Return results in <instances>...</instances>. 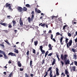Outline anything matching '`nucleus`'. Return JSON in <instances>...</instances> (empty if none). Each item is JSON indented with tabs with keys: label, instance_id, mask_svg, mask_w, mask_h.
I'll use <instances>...</instances> for the list:
<instances>
[{
	"label": "nucleus",
	"instance_id": "nucleus-1",
	"mask_svg": "<svg viewBox=\"0 0 77 77\" xmlns=\"http://www.w3.org/2000/svg\"><path fill=\"white\" fill-rule=\"evenodd\" d=\"M67 57H68V55L67 54H64V56L63 54L61 55V58L63 60H64V62L65 65H69L70 64L69 60L68 59L66 60Z\"/></svg>",
	"mask_w": 77,
	"mask_h": 77
},
{
	"label": "nucleus",
	"instance_id": "nucleus-2",
	"mask_svg": "<svg viewBox=\"0 0 77 77\" xmlns=\"http://www.w3.org/2000/svg\"><path fill=\"white\" fill-rule=\"evenodd\" d=\"M72 40H70L69 41V42H68V43H66V45H67V48H69V47L72 45Z\"/></svg>",
	"mask_w": 77,
	"mask_h": 77
},
{
	"label": "nucleus",
	"instance_id": "nucleus-3",
	"mask_svg": "<svg viewBox=\"0 0 77 77\" xmlns=\"http://www.w3.org/2000/svg\"><path fill=\"white\" fill-rule=\"evenodd\" d=\"M0 54H3L5 59H8V57H7V55L5 54V52L3 51L0 50Z\"/></svg>",
	"mask_w": 77,
	"mask_h": 77
},
{
	"label": "nucleus",
	"instance_id": "nucleus-4",
	"mask_svg": "<svg viewBox=\"0 0 77 77\" xmlns=\"http://www.w3.org/2000/svg\"><path fill=\"white\" fill-rule=\"evenodd\" d=\"M17 9L18 12H23V8L21 7H18Z\"/></svg>",
	"mask_w": 77,
	"mask_h": 77
},
{
	"label": "nucleus",
	"instance_id": "nucleus-5",
	"mask_svg": "<svg viewBox=\"0 0 77 77\" xmlns=\"http://www.w3.org/2000/svg\"><path fill=\"white\" fill-rule=\"evenodd\" d=\"M56 75L57 76H59L60 74H59V69L57 68H56Z\"/></svg>",
	"mask_w": 77,
	"mask_h": 77
},
{
	"label": "nucleus",
	"instance_id": "nucleus-6",
	"mask_svg": "<svg viewBox=\"0 0 77 77\" xmlns=\"http://www.w3.org/2000/svg\"><path fill=\"white\" fill-rule=\"evenodd\" d=\"M19 23H20V26H23V21L21 20V18H20V20H19Z\"/></svg>",
	"mask_w": 77,
	"mask_h": 77
},
{
	"label": "nucleus",
	"instance_id": "nucleus-7",
	"mask_svg": "<svg viewBox=\"0 0 77 77\" xmlns=\"http://www.w3.org/2000/svg\"><path fill=\"white\" fill-rule=\"evenodd\" d=\"M63 38H63V36L62 37H61L60 40L61 45H63V42H62V41H63Z\"/></svg>",
	"mask_w": 77,
	"mask_h": 77
},
{
	"label": "nucleus",
	"instance_id": "nucleus-8",
	"mask_svg": "<svg viewBox=\"0 0 77 77\" xmlns=\"http://www.w3.org/2000/svg\"><path fill=\"white\" fill-rule=\"evenodd\" d=\"M8 55H10L11 56H16V54L14 53H13L12 52H10L8 54Z\"/></svg>",
	"mask_w": 77,
	"mask_h": 77
},
{
	"label": "nucleus",
	"instance_id": "nucleus-9",
	"mask_svg": "<svg viewBox=\"0 0 77 77\" xmlns=\"http://www.w3.org/2000/svg\"><path fill=\"white\" fill-rule=\"evenodd\" d=\"M9 4L8 3H6L5 5L6 8H8V7L9 8H10V7H11V4Z\"/></svg>",
	"mask_w": 77,
	"mask_h": 77
},
{
	"label": "nucleus",
	"instance_id": "nucleus-10",
	"mask_svg": "<svg viewBox=\"0 0 77 77\" xmlns=\"http://www.w3.org/2000/svg\"><path fill=\"white\" fill-rule=\"evenodd\" d=\"M35 12L36 13L38 12V14L41 13V11H40L39 10H38V9L36 8L35 9Z\"/></svg>",
	"mask_w": 77,
	"mask_h": 77
},
{
	"label": "nucleus",
	"instance_id": "nucleus-11",
	"mask_svg": "<svg viewBox=\"0 0 77 77\" xmlns=\"http://www.w3.org/2000/svg\"><path fill=\"white\" fill-rule=\"evenodd\" d=\"M0 24L4 26H8V24L6 23H3L2 22H0Z\"/></svg>",
	"mask_w": 77,
	"mask_h": 77
},
{
	"label": "nucleus",
	"instance_id": "nucleus-12",
	"mask_svg": "<svg viewBox=\"0 0 77 77\" xmlns=\"http://www.w3.org/2000/svg\"><path fill=\"white\" fill-rule=\"evenodd\" d=\"M49 49L48 50H53L52 47H51V44H49L48 45Z\"/></svg>",
	"mask_w": 77,
	"mask_h": 77
},
{
	"label": "nucleus",
	"instance_id": "nucleus-13",
	"mask_svg": "<svg viewBox=\"0 0 77 77\" xmlns=\"http://www.w3.org/2000/svg\"><path fill=\"white\" fill-rule=\"evenodd\" d=\"M33 61L32 60H31L30 61V66L31 68H33V65H32V62Z\"/></svg>",
	"mask_w": 77,
	"mask_h": 77
},
{
	"label": "nucleus",
	"instance_id": "nucleus-14",
	"mask_svg": "<svg viewBox=\"0 0 77 77\" xmlns=\"http://www.w3.org/2000/svg\"><path fill=\"white\" fill-rule=\"evenodd\" d=\"M53 59V61L52 62V65H54V64H55V63H56V59H54L53 58H52Z\"/></svg>",
	"mask_w": 77,
	"mask_h": 77
},
{
	"label": "nucleus",
	"instance_id": "nucleus-15",
	"mask_svg": "<svg viewBox=\"0 0 77 77\" xmlns=\"http://www.w3.org/2000/svg\"><path fill=\"white\" fill-rule=\"evenodd\" d=\"M17 64L18 66L19 67H21V63H20V62L18 61L17 63Z\"/></svg>",
	"mask_w": 77,
	"mask_h": 77
},
{
	"label": "nucleus",
	"instance_id": "nucleus-16",
	"mask_svg": "<svg viewBox=\"0 0 77 77\" xmlns=\"http://www.w3.org/2000/svg\"><path fill=\"white\" fill-rule=\"evenodd\" d=\"M65 74L66 75H67V74H69V73L68 70H67L66 69L65 70Z\"/></svg>",
	"mask_w": 77,
	"mask_h": 77
},
{
	"label": "nucleus",
	"instance_id": "nucleus-17",
	"mask_svg": "<svg viewBox=\"0 0 77 77\" xmlns=\"http://www.w3.org/2000/svg\"><path fill=\"white\" fill-rule=\"evenodd\" d=\"M14 51L15 53H17V54H18V50L16 49V48L14 49Z\"/></svg>",
	"mask_w": 77,
	"mask_h": 77
},
{
	"label": "nucleus",
	"instance_id": "nucleus-18",
	"mask_svg": "<svg viewBox=\"0 0 77 77\" xmlns=\"http://www.w3.org/2000/svg\"><path fill=\"white\" fill-rule=\"evenodd\" d=\"M72 51L73 52L75 53V52H77V49H75L74 48H72Z\"/></svg>",
	"mask_w": 77,
	"mask_h": 77
},
{
	"label": "nucleus",
	"instance_id": "nucleus-19",
	"mask_svg": "<svg viewBox=\"0 0 77 77\" xmlns=\"http://www.w3.org/2000/svg\"><path fill=\"white\" fill-rule=\"evenodd\" d=\"M72 70L73 71H75V66H72Z\"/></svg>",
	"mask_w": 77,
	"mask_h": 77
},
{
	"label": "nucleus",
	"instance_id": "nucleus-20",
	"mask_svg": "<svg viewBox=\"0 0 77 77\" xmlns=\"http://www.w3.org/2000/svg\"><path fill=\"white\" fill-rule=\"evenodd\" d=\"M26 7L27 8H31V6L29 4H27L26 5Z\"/></svg>",
	"mask_w": 77,
	"mask_h": 77
},
{
	"label": "nucleus",
	"instance_id": "nucleus-21",
	"mask_svg": "<svg viewBox=\"0 0 77 77\" xmlns=\"http://www.w3.org/2000/svg\"><path fill=\"white\" fill-rule=\"evenodd\" d=\"M12 21L13 23V26H15V24H16V21H15V20H13Z\"/></svg>",
	"mask_w": 77,
	"mask_h": 77
},
{
	"label": "nucleus",
	"instance_id": "nucleus-22",
	"mask_svg": "<svg viewBox=\"0 0 77 77\" xmlns=\"http://www.w3.org/2000/svg\"><path fill=\"white\" fill-rule=\"evenodd\" d=\"M12 23H11L8 24V27L9 28H11V27H12V25H11Z\"/></svg>",
	"mask_w": 77,
	"mask_h": 77
},
{
	"label": "nucleus",
	"instance_id": "nucleus-23",
	"mask_svg": "<svg viewBox=\"0 0 77 77\" xmlns=\"http://www.w3.org/2000/svg\"><path fill=\"white\" fill-rule=\"evenodd\" d=\"M68 40H69V39L68 38H66L65 42L66 44H67V43H68Z\"/></svg>",
	"mask_w": 77,
	"mask_h": 77
},
{
	"label": "nucleus",
	"instance_id": "nucleus-24",
	"mask_svg": "<svg viewBox=\"0 0 77 77\" xmlns=\"http://www.w3.org/2000/svg\"><path fill=\"white\" fill-rule=\"evenodd\" d=\"M23 11H27V8L24 7L23 8Z\"/></svg>",
	"mask_w": 77,
	"mask_h": 77
},
{
	"label": "nucleus",
	"instance_id": "nucleus-25",
	"mask_svg": "<svg viewBox=\"0 0 77 77\" xmlns=\"http://www.w3.org/2000/svg\"><path fill=\"white\" fill-rule=\"evenodd\" d=\"M41 52H42V54H45V51L44 50H41Z\"/></svg>",
	"mask_w": 77,
	"mask_h": 77
},
{
	"label": "nucleus",
	"instance_id": "nucleus-26",
	"mask_svg": "<svg viewBox=\"0 0 77 77\" xmlns=\"http://www.w3.org/2000/svg\"><path fill=\"white\" fill-rule=\"evenodd\" d=\"M34 44L35 46H36L38 45V41H35L34 42Z\"/></svg>",
	"mask_w": 77,
	"mask_h": 77
},
{
	"label": "nucleus",
	"instance_id": "nucleus-27",
	"mask_svg": "<svg viewBox=\"0 0 77 77\" xmlns=\"http://www.w3.org/2000/svg\"><path fill=\"white\" fill-rule=\"evenodd\" d=\"M48 51H46V52L45 53V57H46L47 56L48 54Z\"/></svg>",
	"mask_w": 77,
	"mask_h": 77
},
{
	"label": "nucleus",
	"instance_id": "nucleus-28",
	"mask_svg": "<svg viewBox=\"0 0 77 77\" xmlns=\"http://www.w3.org/2000/svg\"><path fill=\"white\" fill-rule=\"evenodd\" d=\"M73 57L75 59H77V55L76 54H74L73 55Z\"/></svg>",
	"mask_w": 77,
	"mask_h": 77
},
{
	"label": "nucleus",
	"instance_id": "nucleus-29",
	"mask_svg": "<svg viewBox=\"0 0 77 77\" xmlns=\"http://www.w3.org/2000/svg\"><path fill=\"white\" fill-rule=\"evenodd\" d=\"M45 62V59L42 60V65H43V64H44V63H45V62Z\"/></svg>",
	"mask_w": 77,
	"mask_h": 77
},
{
	"label": "nucleus",
	"instance_id": "nucleus-30",
	"mask_svg": "<svg viewBox=\"0 0 77 77\" xmlns=\"http://www.w3.org/2000/svg\"><path fill=\"white\" fill-rule=\"evenodd\" d=\"M28 19L29 22V23H30V21H31V19H30V17H28Z\"/></svg>",
	"mask_w": 77,
	"mask_h": 77
},
{
	"label": "nucleus",
	"instance_id": "nucleus-31",
	"mask_svg": "<svg viewBox=\"0 0 77 77\" xmlns=\"http://www.w3.org/2000/svg\"><path fill=\"white\" fill-rule=\"evenodd\" d=\"M68 35L69 37H71V36H72V35L71 34V33H68Z\"/></svg>",
	"mask_w": 77,
	"mask_h": 77
},
{
	"label": "nucleus",
	"instance_id": "nucleus-32",
	"mask_svg": "<svg viewBox=\"0 0 77 77\" xmlns=\"http://www.w3.org/2000/svg\"><path fill=\"white\" fill-rule=\"evenodd\" d=\"M67 27V25H64L63 27V29L65 30V27Z\"/></svg>",
	"mask_w": 77,
	"mask_h": 77
},
{
	"label": "nucleus",
	"instance_id": "nucleus-33",
	"mask_svg": "<svg viewBox=\"0 0 77 77\" xmlns=\"http://www.w3.org/2000/svg\"><path fill=\"white\" fill-rule=\"evenodd\" d=\"M32 50H33L32 53L34 54L36 53V50H35L34 49H33Z\"/></svg>",
	"mask_w": 77,
	"mask_h": 77
},
{
	"label": "nucleus",
	"instance_id": "nucleus-34",
	"mask_svg": "<svg viewBox=\"0 0 77 77\" xmlns=\"http://www.w3.org/2000/svg\"><path fill=\"white\" fill-rule=\"evenodd\" d=\"M8 9H10V11H11V12L12 11H13V9H12V8H11V7H10L8 8Z\"/></svg>",
	"mask_w": 77,
	"mask_h": 77
},
{
	"label": "nucleus",
	"instance_id": "nucleus-35",
	"mask_svg": "<svg viewBox=\"0 0 77 77\" xmlns=\"http://www.w3.org/2000/svg\"><path fill=\"white\" fill-rule=\"evenodd\" d=\"M74 65H76V66H77V62L75 61H74Z\"/></svg>",
	"mask_w": 77,
	"mask_h": 77
},
{
	"label": "nucleus",
	"instance_id": "nucleus-36",
	"mask_svg": "<svg viewBox=\"0 0 77 77\" xmlns=\"http://www.w3.org/2000/svg\"><path fill=\"white\" fill-rule=\"evenodd\" d=\"M43 48V47H42V45H41L40 46V49L41 51L42 50V48Z\"/></svg>",
	"mask_w": 77,
	"mask_h": 77
},
{
	"label": "nucleus",
	"instance_id": "nucleus-37",
	"mask_svg": "<svg viewBox=\"0 0 77 77\" xmlns=\"http://www.w3.org/2000/svg\"><path fill=\"white\" fill-rule=\"evenodd\" d=\"M52 55H53V53H51L48 54V56H52Z\"/></svg>",
	"mask_w": 77,
	"mask_h": 77
},
{
	"label": "nucleus",
	"instance_id": "nucleus-38",
	"mask_svg": "<svg viewBox=\"0 0 77 77\" xmlns=\"http://www.w3.org/2000/svg\"><path fill=\"white\" fill-rule=\"evenodd\" d=\"M61 63L62 64V66H63V65H64V63H63V62L62 61H61Z\"/></svg>",
	"mask_w": 77,
	"mask_h": 77
},
{
	"label": "nucleus",
	"instance_id": "nucleus-39",
	"mask_svg": "<svg viewBox=\"0 0 77 77\" xmlns=\"http://www.w3.org/2000/svg\"><path fill=\"white\" fill-rule=\"evenodd\" d=\"M51 67H50L49 68V69L47 70L48 72H49L50 71H51Z\"/></svg>",
	"mask_w": 77,
	"mask_h": 77
},
{
	"label": "nucleus",
	"instance_id": "nucleus-40",
	"mask_svg": "<svg viewBox=\"0 0 77 77\" xmlns=\"http://www.w3.org/2000/svg\"><path fill=\"white\" fill-rule=\"evenodd\" d=\"M4 41L5 42H6V43L7 44H9V42H8V41H6V40H5Z\"/></svg>",
	"mask_w": 77,
	"mask_h": 77
},
{
	"label": "nucleus",
	"instance_id": "nucleus-41",
	"mask_svg": "<svg viewBox=\"0 0 77 77\" xmlns=\"http://www.w3.org/2000/svg\"><path fill=\"white\" fill-rule=\"evenodd\" d=\"M26 55L27 56H29V51H28L27 52H26Z\"/></svg>",
	"mask_w": 77,
	"mask_h": 77
},
{
	"label": "nucleus",
	"instance_id": "nucleus-42",
	"mask_svg": "<svg viewBox=\"0 0 77 77\" xmlns=\"http://www.w3.org/2000/svg\"><path fill=\"white\" fill-rule=\"evenodd\" d=\"M61 75H63V77H65V74H64V73H63V72L62 73Z\"/></svg>",
	"mask_w": 77,
	"mask_h": 77
},
{
	"label": "nucleus",
	"instance_id": "nucleus-43",
	"mask_svg": "<svg viewBox=\"0 0 77 77\" xmlns=\"http://www.w3.org/2000/svg\"><path fill=\"white\" fill-rule=\"evenodd\" d=\"M4 32H5L6 33H8V31L7 30H4Z\"/></svg>",
	"mask_w": 77,
	"mask_h": 77
},
{
	"label": "nucleus",
	"instance_id": "nucleus-44",
	"mask_svg": "<svg viewBox=\"0 0 77 77\" xmlns=\"http://www.w3.org/2000/svg\"><path fill=\"white\" fill-rule=\"evenodd\" d=\"M25 77H29V76H28V75L27 73H25Z\"/></svg>",
	"mask_w": 77,
	"mask_h": 77
},
{
	"label": "nucleus",
	"instance_id": "nucleus-45",
	"mask_svg": "<svg viewBox=\"0 0 77 77\" xmlns=\"http://www.w3.org/2000/svg\"><path fill=\"white\" fill-rule=\"evenodd\" d=\"M45 23H44L43 24L41 25V26H42V27H44L45 26Z\"/></svg>",
	"mask_w": 77,
	"mask_h": 77
},
{
	"label": "nucleus",
	"instance_id": "nucleus-46",
	"mask_svg": "<svg viewBox=\"0 0 77 77\" xmlns=\"http://www.w3.org/2000/svg\"><path fill=\"white\" fill-rule=\"evenodd\" d=\"M45 74H46L45 75V76H47V75H48V71L45 73Z\"/></svg>",
	"mask_w": 77,
	"mask_h": 77
},
{
	"label": "nucleus",
	"instance_id": "nucleus-47",
	"mask_svg": "<svg viewBox=\"0 0 77 77\" xmlns=\"http://www.w3.org/2000/svg\"><path fill=\"white\" fill-rule=\"evenodd\" d=\"M52 18V20H53V18H54L55 17H56V16H52L51 17Z\"/></svg>",
	"mask_w": 77,
	"mask_h": 77
},
{
	"label": "nucleus",
	"instance_id": "nucleus-48",
	"mask_svg": "<svg viewBox=\"0 0 77 77\" xmlns=\"http://www.w3.org/2000/svg\"><path fill=\"white\" fill-rule=\"evenodd\" d=\"M56 35H60V33L59 32H57L56 33Z\"/></svg>",
	"mask_w": 77,
	"mask_h": 77
},
{
	"label": "nucleus",
	"instance_id": "nucleus-49",
	"mask_svg": "<svg viewBox=\"0 0 77 77\" xmlns=\"http://www.w3.org/2000/svg\"><path fill=\"white\" fill-rule=\"evenodd\" d=\"M53 34H51V39H53Z\"/></svg>",
	"mask_w": 77,
	"mask_h": 77
},
{
	"label": "nucleus",
	"instance_id": "nucleus-50",
	"mask_svg": "<svg viewBox=\"0 0 77 77\" xmlns=\"http://www.w3.org/2000/svg\"><path fill=\"white\" fill-rule=\"evenodd\" d=\"M12 73H10V75H8V77H11V76H12Z\"/></svg>",
	"mask_w": 77,
	"mask_h": 77
},
{
	"label": "nucleus",
	"instance_id": "nucleus-51",
	"mask_svg": "<svg viewBox=\"0 0 77 77\" xmlns=\"http://www.w3.org/2000/svg\"><path fill=\"white\" fill-rule=\"evenodd\" d=\"M23 70H24V69H21V68H20V71H23Z\"/></svg>",
	"mask_w": 77,
	"mask_h": 77
},
{
	"label": "nucleus",
	"instance_id": "nucleus-52",
	"mask_svg": "<svg viewBox=\"0 0 77 77\" xmlns=\"http://www.w3.org/2000/svg\"><path fill=\"white\" fill-rule=\"evenodd\" d=\"M58 20L59 21H60L61 22V21H62V19H61V18H58Z\"/></svg>",
	"mask_w": 77,
	"mask_h": 77
},
{
	"label": "nucleus",
	"instance_id": "nucleus-53",
	"mask_svg": "<svg viewBox=\"0 0 77 77\" xmlns=\"http://www.w3.org/2000/svg\"><path fill=\"white\" fill-rule=\"evenodd\" d=\"M75 42H77V37L75 39Z\"/></svg>",
	"mask_w": 77,
	"mask_h": 77
},
{
	"label": "nucleus",
	"instance_id": "nucleus-54",
	"mask_svg": "<svg viewBox=\"0 0 77 77\" xmlns=\"http://www.w3.org/2000/svg\"><path fill=\"white\" fill-rule=\"evenodd\" d=\"M35 14V13H34V11H32L31 13V14H33L34 15V14Z\"/></svg>",
	"mask_w": 77,
	"mask_h": 77
},
{
	"label": "nucleus",
	"instance_id": "nucleus-55",
	"mask_svg": "<svg viewBox=\"0 0 77 77\" xmlns=\"http://www.w3.org/2000/svg\"><path fill=\"white\" fill-rule=\"evenodd\" d=\"M52 40L54 42H56V40H55V38H54L52 39Z\"/></svg>",
	"mask_w": 77,
	"mask_h": 77
},
{
	"label": "nucleus",
	"instance_id": "nucleus-56",
	"mask_svg": "<svg viewBox=\"0 0 77 77\" xmlns=\"http://www.w3.org/2000/svg\"><path fill=\"white\" fill-rule=\"evenodd\" d=\"M40 19H41V20H42L44 19V18H43V17L41 16V17H40Z\"/></svg>",
	"mask_w": 77,
	"mask_h": 77
},
{
	"label": "nucleus",
	"instance_id": "nucleus-57",
	"mask_svg": "<svg viewBox=\"0 0 77 77\" xmlns=\"http://www.w3.org/2000/svg\"><path fill=\"white\" fill-rule=\"evenodd\" d=\"M49 76H50V77H53V75L52 74H50Z\"/></svg>",
	"mask_w": 77,
	"mask_h": 77
},
{
	"label": "nucleus",
	"instance_id": "nucleus-58",
	"mask_svg": "<svg viewBox=\"0 0 77 77\" xmlns=\"http://www.w3.org/2000/svg\"><path fill=\"white\" fill-rule=\"evenodd\" d=\"M52 33V32L51 30H50L48 32V33Z\"/></svg>",
	"mask_w": 77,
	"mask_h": 77
},
{
	"label": "nucleus",
	"instance_id": "nucleus-59",
	"mask_svg": "<svg viewBox=\"0 0 77 77\" xmlns=\"http://www.w3.org/2000/svg\"><path fill=\"white\" fill-rule=\"evenodd\" d=\"M30 75L31 77H32L33 76V74H31Z\"/></svg>",
	"mask_w": 77,
	"mask_h": 77
},
{
	"label": "nucleus",
	"instance_id": "nucleus-60",
	"mask_svg": "<svg viewBox=\"0 0 77 77\" xmlns=\"http://www.w3.org/2000/svg\"><path fill=\"white\" fill-rule=\"evenodd\" d=\"M14 32H15V33H17V32H18V31H17V30H16L15 29L14 30Z\"/></svg>",
	"mask_w": 77,
	"mask_h": 77
},
{
	"label": "nucleus",
	"instance_id": "nucleus-61",
	"mask_svg": "<svg viewBox=\"0 0 77 77\" xmlns=\"http://www.w3.org/2000/svg\"><path fill=\"white\" fill-rule=\"evenodd\" d=\"M45 26L47 28H48V25L47 24H45Z\"/></svg>",
	"mask_w": 77,
	"mask_h": 77
},
{
	"label": "nucleus",
	"instance_id": "nucleus-62",
	"mask_svg": "<svg viewBox=\"0 0 77 77\" xmlns=\"http://www.w3.org/2000/svg\"><path fill=\"white\" fill-rule=\"evenodd\" d=\"M33 17H34V14H32V18H33Z\"/></svg>",
	"mask_w": 77,
	"mask_h": 77
},
{
	"label": "nucleus",
	"instance_id": "nucleus-63",
	"mask_svg": "<svg viewBox=\"0 0 77 77\" xmlns=\"http://www.w3.org/2000/svg\"><path fill=\"white\" fill-rule=\"evenodd\" d=\"M3 57V55L0 54V57Z\"/></svg>",
	"mask_w": 77,
	"mask_h": 77
},
{
	"label": "nucleus",
	"instance_id": "nucleus-64",
	"mask_svg": "<svg viewBox=\"0 0 77 77\" xmlns=\"http://www.w3.org/2000/svg\"><path fill=\"white\" fill-rule=\"evenodd\" d=\"M56 55L57 57V58L58 57H59V55H58V54H56Z\"/></svg>",
	"mask_w": 77,
	"mask_h": 77
}]
</instances>
